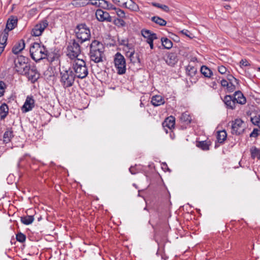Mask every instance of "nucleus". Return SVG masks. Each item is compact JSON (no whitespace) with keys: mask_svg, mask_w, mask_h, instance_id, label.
<instances>
[{"mask_svg":"<svg viewBox=\"0 0 260 260\" xmlns=\"http://www.w3.org/2000/svg\"><path fill=\"white\" fill-rule=\"evenodd\" d=\"M12 177H14L13 174H10V175H9V177H9V178H11ZM14 177H15V176H14Z\"/></svg>","mask_w":260,"mask_h":260,"instance_id":"338daca9","label":"nucleus"},{"mask_svg":"<svg viewBox=\"0 0 260 260\" xmlns=\"http://www.w3.org/2000/svg\"><path fill=\"white\" fill-rule=\"evenodd\" d=\"M129 171L132 174H136L138 173V171L135 167H131L129 169Z\"/></svg>","mask_w":260,"mask_h":260,"instance_id":"864d4df0","label":"nucleus"},{"mask_svg":"<svg viewBox=\"0 0 260 260\" xmlns=\"http://www.w3.org/2000/svg\"><path fill=\"white\" fill-rule=\"evenodd\" d=\"M89 55L91 60L95 63L103 61L104 56L103 44L99 41L94 40L90 45Z\"/></svg>","mask_w":260,"mask_h":260,"instance_id":"7ed1b4c3","label":"nucleus"},{"mask_svg":"<svg viewBox=\"0 0 260 260\" xmlns=\"http://www.w3.org/2000/svg\"><path fill=\"white\" fill-rule=\"evenodd\" d=\"M60 82L64 88L72 86L76 79L73 70L70 67L62 66L59 69Z\"/></svg>","mask_w":260,"mask_h":260,"instance_id":"f257e3e1","label":"nucleus"},{"mask_svg":"<svg viewBox=\"0 0 260 260\" xmlns=\"http://www.w3.org/2000/svg\"><path fill=\"white\" fill-rule=\"evenodd\" d=\"M98 7L109 10L114 9V5L106 0H98Z\"/></svg>","mask_w":260,"mask_h":260,"instance_id":"412c9836","label":"nucleus"},{"mask_svg":"<svg viewBox=\"0 0 260 260\" xmlns=\"http://www.w3.org/2000/svg\"><path fill=\"white\" fill-rule=\"evenodd\" d=\"M181 32L182 34L185 35V36H187L188 37L191 38V37L189 35H188V33H189V31L188 30L183 29Z\"/></svg>","mask_w":260,"mask_h":260,"instance_id":"4d7b16f0","label":"nucleus"},{"mask_svg":"<svg viewBox=\"0 0 260 260\" xmlns=\"http://www.w3.org/2000/svg\"><path fill=\"white\" fill-rule=\"evenodd\" d=\"M224 7L226 10H229L231 8V6L229 5H226L224 6Z\"/></svg>","mask_w":260,"mask_h":260,"instance_id":"e2e57ef3","label":"nucleus"},{"mask_svg":"<svg viewBox=\"0 0 260 260\" xmlns=\"http://www.w3.org/2000/svg\"><path fill=\"white\" fill-rule=\"evenodd\" d=\"M140 106L141 107H144V104L142 102H141V103L140 104Z\"/></svg>","mask_w":260,"mask_h":260,"instance_id":"69168bd1","label":"nucleus"},{"mask_svg":"<svg viewBox=\"0 0 260 260\" xmlns=\"http://www.w3.org/2000/svg\"><path fill=\"white\" fill-rule=\"evenodd\" d=\"M6 88V83L4 81H0V97L4 95Z\"/></svg>","mask_w":260,"mask_h":260,"instance_id":"79ce46f5","label":"nucleus"},{"mask_svg":"<svg viewBox=\"0 0 260 260\" xmlns=\"http://www.w3.org/2000/svg\"><path fill=\"white\" fill-rule=\"evenodd\" d=\"M250 121L253 125L258 126L260 129V114L257 116L251 117Z\"/></svg>","mask_w":260,"mask_h":260,"instance_id":"58836bf2","label":"nucleus"},{"mask_svg":"<svg viewBox=\"0 0 260 260\" xmlns=\"http://www.w3.org/2000/svg\"><path fill=\"white\" fill-rule=\"evenodd\" d=\"M21 222L25 225L32 223L34 220V215H26L21 217Z\"/></svg>","mask_w":260,"mask_h":260,"instance_id":"c756f323","label":"nucleus"},{"mask_svg":"<svg viewBox=\"0 0 260 260\" xmlns=\"http://www.w3.org/2000/svg\"><path fill=\"white\" fill-rule=\"evenodd\" d=\"M115 11V14L119 18H124L125 17V12L119 8H116L114 6V9H112Z\"/></svg>","mask_w":260,"mask_h":260,"instance_id":"4c0bfd02","label":"nucleus"},{"mask_svg":"<svg viewBox=\"0 0 260 260\" xmlns=\"http://www.w3.org/2000/svg\"><path fill=\"white\" fill-rule=\"evenodd\" d=\"M80 42L73 39L71 41L70 45L68 47V56L71 59H76L80 54L81 50L79 45Z\"/></svg>","mask_w":260,"mask_h":260,"instance_id":"0eeeda50","label":"nucleus"},{"mask_svg":"<svg viewBox=\"0 0 260 260\" xmlns=\"http://www.w3.org/2000/svg\"><path fill=\"white\" fill-rule=\"evenodd\" d=\"M29 52L31 58L36 62L48 58L49 52L44 45L37 42H34L30 47Z\"/></svg>","mask_w":260,"mask_h":260,"instance_id":"f03ea898","label":"nucleus"},{"mask_svg":"<svg viewBox=\"0 0 260 260\" xmlns=\"http://www.w3.org/2000/svg\"><path fill=\"white\" fill-rule=\"evenodd\" d=\"M31 210H32L31 209H29V210H28L27 211V213H28V212L30 213V211H31Z\"/></svg>","mask_w":260,"mask_h":260,"instance_id":"774afa93","label":"nucleus"},{"mask_svg":"<svg viewBox=\"0 0 260 260\" xmlns=\"http://www.w3.org/2000/svg\"><path fill=\"white\" fill-rule=\"evenodd\" d=\"M14 137L13 131L12 128H8L3 135V141L5 144L9 143Z\"/></svg>","mask_w":260,"mask_h":260,"instance_id":"6ab92c4d","label":"nucleus"},{"mask_svg":"<svg viewBox=\"0 0 260 260\" xmlns=\"http://www.w3.org/2000/svg\"><path fill=\"white\" fill-rule=\"evenodd\" d=\"M16 238L17 241L23 243L26 240V236L23 233L19 232L16 235Z\"/></svg>","mask_w":260,"mask_h":260,"instance_id":"a19ab883","label":"nucleus"},{"mask_svg":"<svg viewBox=\"0 0 260 260\" xmlns=\"http://www.w3.org/2000/svg\"><path fill=\"white\" fill-rule=\"evenodd\" d=\"M232 95L236 105H244L246 103V99L241 91H235Z\"/></svg>","mask_w":260,"mask_h":260,"instance_id":"4468645a","label":"nucleus"},{"mask_svg":"<svg viewBox=\"0 0 260 260\" xmlns=\"http://www.w3.org/2000/svg\"><path fill=\"white\" fill-rule=\"evenodd\" d=\"M151 5L155 7H156V8H159L161 9V7H162V4L157 3L155 2L151 3Z\"/></svg>","mask_w":260,"mask_h":260,"instance_id":"6e6d98bb","label":"nucleus"},{"mask_svg":"<svg viewBox=\"0 0 260 260\" xmlns=\"http://www.w3.org/2000/svg\"><path fill=\"white\" fill-rule=\"evenodd\" d=\"M180 119L186 124H189L191 121V116L187 112L182 114Z\"/></svg>","mask_w":260,"mask_h":260,"instance_id":"f704fd0d","label":"nucleus"},{"mask_svg":"<svg viewBox=\"0 0 260 260\" xmlns=\"http://www.w3.org/2000/svg\"><path fill=\"white\" fill-rule=\"evenodd\" d=\"M128 0H112L113 2L120 7H126Z\"/></svg>","mask_w":260,"mask_h":260,"instance_id":"ea45409f","label":"nucleus"},{"mask_svg":"<svg viewBox=\"0 0 260 260\" xmlns=\"http://www.w3.org/2000/svg\"><path fill=\"white\" fill-rule=\"evenodd\" d=\"M227 79L229 81V83H233V81L234 80L235 82L238 84L239 80L235 78L233 75L229 74L227 76Z\"/></svg>","mask_w":260,"mask_h":260,"instance_id":"a18cd8bd","label":"nucleus"},{"mask_svg":"<svg viewBox=\"0 0 260 260\" xmlns=\"http://www.w3.org/2000/svg\"><path fill=\"white\" fill-rule=\"evenodd\" d=\"M151 20L160 26H165L167 24V21L165 20L156 16L152 17Z\"/></svg>","mask_w":260,"mask_h":260,"instance_id":"72a5a7b5","label":"nucleus"},{"mask_svg":"<svg viewBox=\"0 0 260 260\" xmlns=\"http://www.w3.org/2000/svg\"><path fill=\"white\" fill-rule=\"evenodd\" d=\"M17 18L16 16H11L7 20L5 29L10 31L13 29L17 25Z\"/></svg>","mask_w":260,"mask_h":260,"instance_id":"f3484780","label":"nucleus"},{"mask_svg":"<svg viewBox=\"0 0 260 260\" xmlns=\"http://www.w3.org/2000/svg\"><path fill=\"white\" fill-rule=\"evenodd\" d=\"M175 123V119L173 117H171L170 118H167L162 123V126L165 127H167L169 129H171L174 127Z\"/></svg>","mask_w":260,"mask_h":260,"instance_id":"393cba45","label":"nucleus"},{"mask_svg":"<svg viewBox=\"0 0 260 260\" xmlns=\"http://www.w3.org/2000/svg\"><path fill=\"white\" fill-rule=\"evenodd\" d=\"M244 122L241 119H236L232 122V131L233 135H240L242 134L244 130L243 126Z\"/></svg>","mask_w":260,"mask_h":260,"instance_id":"9d476101","label":"nucleus"},{"mask_svg":"<svg viewBox=\"0 0 260 260\" xmlns=\"http://www.w3.org/2000/svg\"><path fill=\"white\" fill-rule=\"evenodd\" d=\"M21 75H24L26 76L28 79L31 80L32 83H35L38 79V76H37V75L35 73L33 74L30 72V69L28 72L26 73H22Z\"/></svg>","mask_w":260,"mask_h":260,"instance_id":"e433bc0d","label":"nucleus"},{"mask_svg":"<svg viewBox=\"0 0 260 260\" xmlns=\"http://www.w3.org/2000/svg\"><path fill=\"white\" fill-rule=\"evenodd\" d=\"M218 71L221 74H224L226 73L227 69L223 66H220L218 67Z\"/></svg>","mask_w":260,"mask_h":260,"instance_id":"de8ad7c7","label":"nucleus"},{"mask_svg":"<svg viewBox=\"0 0 260 260\" xmlns=\"http://www.w3.org/2000/svg\"><path fill=\"white\" fill-rule=\"evenodd\" d=\"M35 101L32 97L27 96L22 106V110L24 112L30 111L34 107Z\"/></svg>","mask_w":260,"mask_h":260,"instance_id":"dca6fc26","label":"nucleus"},{"mask_svg":"<svg viewBox=\"0 0 260 260\" xmlns=\"http://www.w3.org/2000/svg\"><path fill=\"white\" fill-rule=\"evenodd\" d=\"M9 107L6 103H3L0 106V117L1 119H4L8 115Z\"/></svg>","mask_w":260,"mask_h":260,"instance_id":"4be33fe9","label":"nucleus"},{"mask_svg":"<svg viewBox=\"0 0 260 260\" xmlns=\"http://www.w3.org/2000/svg\"><path fill=\"white\" fill-rule=\"evenodd\" d=\"M186 72L187 75L193 77L197 73V69L194 67L188 65L186 67Z\"/></svg>","mask_w":260,"mask_h":260,"instance_id":"2f4dec72","label":"nucleus"},{"mask_svg":"<svg viewBox=\"0 0 260 260\" xmlns=\"http://www.w3.org/2000/svg\"><path fill=\"white\" fill-rule=\"evenodd\" d=\"M74 32L80 44L90 40L91 38L90 29L84 22L77 24L74 29Z\"/></svg>","mask_w":260,"mask_h":260,"instance_id":"39448f33","label":"nucleus"},{"mask_svg":"<svg viewBox=\"0 0 260 260\" xmlns=\"http://www.w3.org/2000/svg\"><path fill=\"white\" fill-rule=\"evenodd\" d=\"M22 159H23V158H22L20 159V160H19V162H18V165H17L18 167H20V161H21Z\"/></svg>","mask_w":260,"mask_h":260,"instance_id":"0e129e2a","label":"nucleus"},{"mask_svg":"<svg viewBox=\"0 0 260 260\" xmlns=\"http://www.w3.org/2000/svg\"><path fill=\"white\" fill-rule=\"evenodd\" d=\"M251 157L253 159L257 158L258 160H260V148L258 149L255 146H252L250 149Z\"/></svg>","mask_w":260,"mask_h":260,"instance_id":"b1692460","label":"nucleus"},{"mask_svg":"<svg viewBox=\"0 0 260 260\" xmlns=\"http://www.w3.org/2000/svg\"><path fill=\"white\" fill-rule=\"evenodd\" d=\"M114 64L119 75L125 74L126 62L124 57L119 52H117L114 56Z\"/></svg>","mask_w":260,"mask_h":260,"instance_id":"6e6552de","label":"nucleus"},{"mask_svg":"<svg viewBox=\"0 0 260 260\" xmlns=\"http://www.w3.org/2000/svg\"><path fill=\"white\" fill-rule=\"evenodd\" d=\"M118 41L120 45H123L124 46H128V45H130V44L128 43L127 40L122 39L121 40H119Z\"/></svg>","mask_w":260,"mask_h":260,"instance_id":"09e8293b","label":"nucleus"},{"mask_svg":"<svg viewBox=\"0 0 260 260\" xmlns=\"http://www.w3.org/2000/svg\"><path fill=\"white\" fill-rule=\"evenodd\" d=\"M95 16L96 19L101 22H112L113 21V17L110 15L109 13L102 9H98L96 11Z\"/></svg>","mask_w":260,"mask_h":260,"instance_id":"9b49d317","label":"nucleus"},{"mask_svg":"<svg viewBox=\"0 0 260 260\" xmlns=\"http://www.w3.org/2000/svg\"><path fill=\"white\" fill-rule=\"evenodd\" d=\"M123 8H125L130 10L131 11L135 12H137L139 10V6L133 0H128V3L126 4V7H123Z\"/></svg>","mask_w":260,"mask_h":260,"instance_id":"5701e85b","label":"nucleus"},{"mask_svg":"<svg viewBox=\"0 0 260 260\" xmlns=\"http://www.w3.org/2000/svg\"><path fill=\"white\" fill-rule=\"evenodd\" d=\"M5 47V45H2V46L0 47V55H1L2 53L4 51Z\"/></svg>","mask_w":260,"mask_h":260,"instance_id":"680f3d73","label":"nucleus"},{"mask_svg":"<svg viewBox=\"0 0 260 260\" xmlns=\"http://www.w3.org/2000/svg\"><path fill=\"white\" fill-rule=\"evenodd\" d=\"M166 62L170 66H174L178 61L176 53L171 52L168 53L165 57Z\"/></svg>","mask_w":260,"mask_h":260,"instance_id":"2eb2a0df","label":"nucleus"},{"mask_svg":"<svg viewBox=\"0 0 260 260\" xmlns=\"http://www.w3.org/2000/svg\"><path fill=\"white\" fill-rule=\"evenodd\" d=\"M30 72L33 74L35 73L36 75L38 74V71L35 67H33L31 69L30 68Z\"/></svg>","mask_w":260,"mask_h":260,"instance_id":"bf43d9fd","label":"nucleus"},{"mask_svg":"<svg viewBox=\"0 0 260 260\" xmlns=\"http://www.w3.org/2000/svg\"><path fill=\"white\" fill-rule=\"evenodd\" d=\"M147 43L149 45V46H150V48L151 49H154L153 41H152V42H150Z\"/></svg>","mask_w":260,"mask_h":260,"instance_id":"052dcab7","label":"nucleus"},{"mask_svg":"<svg viewBox=\"0 0 260 260\" xmlns=\"http://www.w3.org/2000/svg\"><path fill=\"white\" fill-rule=\"evenodd\" d=\"M88 0H73L72 4L76 7H81L88 5Z\"/></svg>","mask_w":260,"mask_h":260,"instance_id":"473e14b6","label":"nucleus"},{"mask_svg":"<svg viewBox=\"0 0 260 260\" xmlns=\"http://www.w3.org/2000/svg\"><path fill=\"white\" fill-rule=\"evenodd\" d=\"M28 60V58L24 56H18L14 61L16 71L20 74L28 72L30 67V64H27Z\"/></svg>","mask_w":260,"mask_h":260,"instance_id":"423d86ee","label":"nucleus"},{"mask_svg":"<svg viewBox=\"0 0 260 260\" xmlns=\"http://www.w3.org/2000/svg\"><path fill=\"white\" fill-rule=\"evenodd\" d=\"M240 63L241 66L247 67L250 66L248 60L246 59H242L240 61Z\"/></svg>","mask_w":260,"mask_h":260,"instance_id":"8fccbe9b","label":"nucleus"},{"mask_svg":"<svg viewBox=\"0 0 260 260\" xmlns=\"http://www.w3.org/2000/svg\"><path fill=\"white\" fill-rule=\"evenodd\" d=\"M128 49L129 50H132L133 51L131 52L129 54V57L131 58L135 54V50L133 48V45L130 44V45H128V46H126Z\"/></svg>","mask_w":260,"mask_h":260,"instance_id":"5fc2aeb1","label":"nucleus"},{"mask_svg":"<svg viewBox=\"0 0 260 260\" xmlns=\"http://www.w3.org/2000/svg\"><path fill=\"white\" fill-rule=\"evenodd\" d=\"M200 72L205 77L211 78L213 75V73L211 70L205 66H203L201 68Z\"/></svg>","mask_w":260,"mask_h":260,"instance_id":"7c9ffc66","label":"nucleus"},{"mask_svg":"<svg viewBox=\"0 0 260 260\" xmlns=\"http://www.w3.org/2000/svg\"><path fill=\"white\" fill-rule=\"evenodd\" d=\"M48 22L47 20H43L37 24L32 29L31 34L32 36L39 37L42 35L44 29L48 26Z\"/></svg>","mask_w":260,"mask_h":260,"instance_id":"1a4fd4ad","label":"nucleus"},{"mask_svg":"<svg viewBox=\"0 0 260 260\" xmlns=\"http://www.w3.org/2000/svg\"><path fill=\"white\" fill-rule=\"evenodd\" d=\"M25 47L24 41L23 39L19 40L13 46L12 48V52L14 54H17Z\"/></svg>","mask_w":260,"mask_h":260,"instance_id":"a211bd4d","label":"nucleus"},{"mask_svg":"<svg viewBox=\"0 0 260 260\" xmlns=\"http://www.w3.org/2000/svg\"><path fill=\"white\" fill-rule=\"evenodd\" d=\"M227 138V134L225 130L219 131L217 135V141L218 143L223 144Z\"/></svg>","mask_w":260,"mask_h":260,"instance_id":"a878e982","label":"nucleus"},{"mask_svg":"<svg viewBox=\"0 0 260 260\" xmlns=\"http://www.w3.org/2000/svg\"><path fill=\"white\" fill-rule=\"evenodd\" d=\"M88 5L96 6L98 7V0H88Z\"/></svg>","mask_w":260,"mask_h":260,"instance_id":"603ef678","label":"nucleus"},{"mask_svg":"<svg viewBox=\"0 0 260 260\" xmlns=\"http://www.w3.org/2000/svg\"><path fill=\"white\" fill-rule=\"evenodd\" d=\"M9 31L7 29H4L2 31L0 32V43L2 45L6 46L7 41L8 39Z\"/></svg>","mask_w":260,"mask_h":260,"instance_id":"cd10ccee","label":"nucleus"},{"mask_svg":"<svg viewBox=\"0 0 260 260\" xmlns=\"http://www.w3.org/2000/svg\"><path fill=\"white\" fill-rule=\"evenodd\" d=\"M220 83L221 84V85L224 87H227L229 84V82H228L226 80L223 79H222L221 80H220Z\"/></svg>","mask_w":260,"mask_h":260,"instance_id":"3c124183","label":"nucleus"},{"mask_svg":"<svg viewBox=\"0 0 260 260\" xmlns=\"http://www.w3.org/2000/svg\"><path fill=\"white\" fill-rule=\"evenodd\" d=\"M226 89L229 92H232L236 89V86L233 83H229Z\"/></svg>","mask_w":260,"mask_h":260,"instance_id":"c03bdc74","label":"nucleus"},{"mask_svg":"<svg viewBox=\"0 0 260 260\" xmlns=\"http://www.w3.org/2000/svg\"><path fill=\"white\" fill-rule=\"evenodd\" d=\"M74 73L76 78L83 79L88 74V68L86 62L83 59L77 58L71 63L70 67Z\"/></svg>","mask_w":260,"mask_h":260,"instance_id":"20e7f679","label":"nucleus"},{"mask_svg":"<svg viewBox=\"0 0 260 260\" xmlns=\"http://www.w3.org/2000/svg\"><path fill=\"white\" fill-rule=\"evenodd\" d=\"M259 129L257 128H255L253 129L252 132L250 134L249 137L250 138H256L259 135Z\"/></svg>","mask_w":260,"mask_h":260,"instance_id":"37998d69","label":"nucleus"},{"mask_svg":"<svg viewBox=\"0 0 260 260\" xmlns=\"http://www.w3.org/2000/svg\"><path fill=\"white\" fill-rule=\"evenodd\" d=\"M232 95H226L223 98H221L224 104L225 108L228 110H234L236 108V104Z\"/></svg>","mask_w":260,"mask_h":260,"instance_id":"f8f14e48","label":"nucleus"},{"mask_svg":"<svg viewBox=\"0 0 260 260\" xmlns=\"http://www.w3.org/2000/svg\"><path fill=\"white\" fill-rule=\"evenodd\" d=\"M141 32L142 36L146 39V41L147 43L153 41L157 39L156 34L150 30L142 29Z\"/></svg>","mask_w":260,"mask_h":260,"instance_id":"ddd939ff","label":"nucleus"},{"mask_svg":"<svg viewBox=\"0 0 260 260\" xmlns=\"http://www.w3.org/2000/svg\"><path fill=\"white\" fill-rule=\"evenodd\" d=\"M161 45L165 49H170L173 46L172 42L166 37L161 38Z\"/></svg>","mask_w":260,"mask_h":260,"instance_id":"c85d7f7f","label":"nucleus"},{"mask_svg":"<svg viewBox=\"0 0 260 260\" xmlns=\"http://www.w3.org/2000/svg\"><path fill=\"white\" fill-rule=\"evenodd\" d=\"M161 10L166 12H168L169 11V8L168 6L166 5H162L161 7Z\"/></svg>","mask_w":260,"mask_h":260,"instance_id":"13d9d810","label":"nucleus"},{"mask_svg":"<svg viewBox=\"0 0 260 260\" xmlns=\"http://www.w3.org/2000/svg\"><path fill=\"white\" fill-rule=\"evenodd\" d=\"M211 145L210 141H202L197 142L196 146L202 150L207 151L209 150V146Z\"/></svg>","mask_w":260,"mask_h":260,"instance_id":"bb28decb","label":"nucleus"},{"mask_svg":"<svg viewBox=\"0 0 260 260\" xmlns=\"http://www.w3.org/2000/svg\"><path fill=\"white\" fill-rule=\"evenodd\" d=\"M161 168L164 170V172L168 171L169 172H171V170L168 167L167 164L166 162H162L161 164Z\"/></svg>","mask_w":260,"mask_h":260,"instance_id":"49530a36","label":"nucleus"},{"mask_svg":"<svg viewBox=\"0 0 260 260\" xmlns=\"http://www.w3.org/2000/svg\"><path fill=\"white\" fill-rule=\"evenodd\" d=\"M112 22L119 27H123L125 25V22L123 20V18L113 17Z\"/></svg>","mask_w":260,"mask_h":260,"instance_id":"c9c22d12","label":"nucleus"},{"mask_svg":"<svg viewBox=\"0 0 260 260\" xmlns=\"http://www.w3.org/2000/svg\"><path fill=\"white\" fill-rule=\"evenodd\" d=\"M165 102L164 99L160 95H154L151 98V103L155 107L162 105Z\"/></svg>","mask_w":260,"mask_h":260,"instance_id":"aec40b11","label":"nucleus"}]
</instances>
